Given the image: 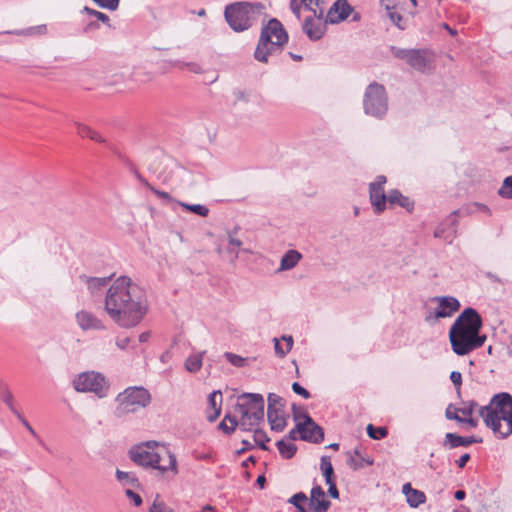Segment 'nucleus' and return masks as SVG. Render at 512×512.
<instances>
[{
  "instance_id": "1",
  "label": "nucleus",
  "mask_w": 512,
  "mask_h": 512,
  "mask_svg": "<svg viewBox=\"0 0 512 512\" xmlns=\"http://www.w3.org/2000/svg\"><path fill=\"white\" fill-rule=\"evenodd\" d=\"M105 311L118 326L135 327L147 312L145 294L130 278L119 277L107 291Z\"/></svg>"
},
{
  "instance_id": "2",
  "label": "nucleus",
  "mask_w": 512,
  "mask_h": 512,
  "mask_svg": "<svg viewBox=\"0 0 512 512\" xmlns=\"http://www.w3.org/2000/svg\"><path fill=\"white\" fill-rule=\"evenodd\" d=\"M482 326V318L474 308L464 309L449 330L452 351L464 356L482 347L487 339L486 335L480 334Z\"/></svg>"
},
{
  "instance_id": "3",
  "label": "nucleus",
  "mask_w": 512,
  "mask_h": 512,
  "mask_svg": "<svg viewBox=\"0 0 512 512\" xmlns=\"http://www.w3.org/2000/svg\"><path fill=\"white\" fill-rule=\"evenodd\" d=\"M130 459L144 468L158 470L162 475L178 473L176 456L163 444L147 441L129 450Z\"/></svg>"
},
{
  "instance_id": "4",
  "label": "nucleus",
  "mask_w": 512,
  "mask_h": 512,
  "mask_svg": "<svg viewBox=\"0 0 512 512\" xmlns=\"http://www.w3.org/2000/svg\"><path fill=\"white\" fill-rule=\"evenodd\" d=\"M479 416L500 438L512 434V396L507 392L495 394L488 405L479 408Z\"/></svg>"
},
{
  "instance_id": "5",
  "label": "nucleus",
  "mask_w": 512,
  "mask_h": 512,
  "mask_svg": "<svg viewBox=\"0 0 512 512\" xmlns=\"http://www.w3.org/2000/svg\"><path fill=\"white\" fill-rule=\"evenodd\" d=\"M353 10L348 0H336L325 17L324 8L315 9L314 14L307 16L302 23V30L310 40H319L324 36L327 24H338L346 20Z\"/></svg>"
},
{
  "instance_id": "6",
  "label": "nucleus",
  "mask_w": 512,
  "mask_h": 512,
  "mask_svg": "<svg viewBox=\"0 0 512 512\" xmlns=\"http://www.w3.org/2000/svg\"><path fill=\"white\" fill-rule=\"evenodd\" d=\"M288 41V34L282 23L272 18L262 27L260 38L254 52V57L259 62L267 63L268 56L281 50Z\"/></svg>"
},
{
  "instance_id": "7",
  "label": "nucleus",
  "mask_w": 512,
  "mask_h": 512,
  "mask_svg": "<svg viewBox=\"0 0 512 512\" xmlns=\"http://www.w3.org/2000/svg\"><path fill=\"white\" fill-rule=\"evenodd\" d=\"M264 398L259 393H243L239 396L235 406L240 414V428L252 431L264 419Z\"/></svg>"
},
{
  "instance_id": "8",
  "label": "nucleus",
  "mask_w": 512,
  "mask_h": 512,
  "mask_svg": "<svg viewBox=\"0 0 512 512\" xmlns=\"http://www.w3.org/2000/svg\"><path fill=\"white\" fill-rule=\"evenodd\" d=\"M115 401L117 402V407L114 410V415L117 418H122L141 408L147 407L151 402V395L142 386H132L119 393Z\"/></svg>"
},
{
  "instance_id": "9",
  "label": "nucleus",
  "mask_w": 512,
  "mask_h": 512,
  "mask_svg": "<svg viewBox=\"0 0 512 512\" xmlns=\"http://www.w3.org/2000/svg\"><path fill=\"white\" fill-rule=\"evenodd\" d=\"M262 5L249 2H235L225 7L224 17L235 32H243L250 28L254 14Z\"/></svg>"
},
{
  "instance_id": "10",
  "label": "nucleus",
  "mask_w": 512,
  "mask_h": 512,
  "mask_svg": "<svg viewBox=\"0 0 512 512\" xmlns=\"http://www.w3.org/2000/svg\"><path fill=\"white\" fill-rule=\"evenodd\" d=\"M73 388L77 392L94 393L99 398L107 395L109 383L99 372L85 371L78 374L72 381Z\"/></svg>"
},
{
  "instance_id": "11",
  "label": "nucleus",
  "mask_w": 512,
  "mask_h": 512,
  "mask_svg": "<svg viewBox=\"0 0 512 512\" xmlns=\"http://www.w3.org/2000/svg\"><path fill=\"white\" fill-rule=\"evenodd\" d=\"M364 111L367 115L381 118L387 110V95L383 85L378 83L370 84L364 94Z\"/></svg>"
},
{
  "instance_id": "12",
  "label": "nucleus",
  "mask_w": 512,
  "mask_h": 512,
  "mask_svg": "<svg viewBox=\"0 0 512 512\" xmlns=\"http://www.w3.org/2000/svg\"><path fill=\"white\" fill-rule=\"evenodd\" d=\"M296 405H292L294 419L298 421L301 417L304 419L303 422H298L296 425L297 432L300 433V437L302 440L320 443L324 440V431L322 427L314 422V420L307 413H303L302 415L298 414L296 411Z\"/></svg>"
},
{
  "instance_id": "13",
  "label": "nucleus",
  "mask_w": 512,
  "mask_h": 512,
  "mask_svg": "<svg viewBox=\"0 0 512 512\" xmlns=\"http://www.w3.org/2000/svg\"><path fill=\"white\" fill-rule=\"evenodd\" d=\"M267 418L271 430L281 432L286 427L285 400L275 393L268 394Z\"/></svg>"
},
{
  "instance_id": "14",
  "label": "nucleus",
  "mask_w": 512,
  "mask_h": 512,
  "mask_svg": "<svg viewBox=\"0 0 512 512\" xmlns=\"http://www.w3.org/2000/svg\"><path fill=\"white\" fill-rule=\"evenodd\" d=\"M386 177L379 175L369 185L370 201L376 214L382 213L386 208L387 196L384 192Z\"/></svg>"
},
{
  "instance_id": "15",
  "label": "nucleus",
  "mask_w": 512,
  "mask_h": 512,
  "mask_svg": "<svg viewBox=\"0 0 512 512\" xmlns=\"http://www.w3.org/2000/svg\"><path fill=\"white\" fill-rule=\"evenodd\" d=\"M433 301L438 302V307L435 309L433 315L426 316L425 320L427 322H430L432 319L437 320L439 318L450 317L460 308V302L452 296L435 297Z\"/></svg>"
},
{
  "instance_id": "16",
  "label": "nucleus",
  "mask_w": 512,
  "mask_h": 512,
  "mask_svg": "<svg viewBox=\"0 0 512 512\" xmlns=\"http://www.w3.org/2000/svg\"><path fill=\"white\" fill-rule=\"evenodd\" d=\"M461 215V210H454L442 223L434 230V237L440 238L448 243H452L457 236L458 220L457 216Z\"/></svg>"
},
{
  "instance_id": "17",
  "label": "nucleus",
  "mask_w": 512,
  "mask_h": 512,
  "mask_svg": "<svg viewBox=\"0 0 512 512\" xmlns=\"http://www.w3.org/2000/svg\"><path fill=\"white\" fill-rule=\"evenodd\" d=\"M76 320L82 330H103L105 326L93 313L81 310L76 313Z\"/></svg>"
},
{
  "instance_id": "18",
  "label": "nucleus",
  "mask_w": 512,
  "mask_h": 512,
  "mask_svg": "<svg viewBox=\"0 0 512 512\" xmlns=\"http://www.w3.org/2000/svg\"><path fill=\"white\" fill-rule=\"evenodd\" d=\"M309 505L314 512H327L329 509L331 503L325 499V493L321 486L317 485L311 489Z\"/></svg>"
},
{
  "instance_id": "19",
  "label": "nucleus",
  "mask_w": 512,
  "mask_h": 512,
  "mask_svg": "<svg viewBox=\"0 0 512 512\" xmlns=\"http://www.w3.org/2000/svg\"><path fill=\"white\" fill-rule=\"evenodd\" d=\"M407 63L415 70L424 72L430 66V59L425 50L410 49Z\"/></svg>"
},
{
  "instance_id": "20",
  "label": "nucleus",
  "mask_w": 512,
  "mask_h": 512,
  "mask_svg": "<svg viewBox=\"0 0 512 512\" xmlns=\"http://www.w3.org/2000/svg\"><path fill=\"white\" fill-rule=\"evenodd\" d=\"M482 438H478L476 436L463 437L456 433H447L445 435V440L443 445L448 446V448L453 449L456 447L464 446L467 447L473 443H481Z\"/></svg>"
},
{
  "instance_id": "21",
  "label": "nucleus",
  "mask_w": 512,
  "mask_h": 512,
  "mask_svg": "<svg viewBox=\"0 0 512 512\" xmlns=\"http://www.w3.org/2000/svg\"><path fill=\"white\" fill-rule=\"evenodd\" d=\"M402 492L406 496L407 503L413 508H416L419 505L423 504L426 500L424 492L412 488L410 483H406L403 485Z\"/></svg>"
},
{
  "instance_id": "22",
  "label": "nucleus",
  "mask_w": 512,
  "mask_h": 512,
  "mask_svg": "<svg viewBox=\"0 0 512 512\" xmlns=\"http://www.w3.org/2000/svg\"><path fill=\"white\" fill-rule=\"evenodd\" d=\"M301 258L302 255L297 250L287 251L281 258L279 271H286L294 268Z\"/></svg>"
},
{
  "instance_id": "23",
  "label": "nucleus",
  "mask_w": 512,
  "mask_h": 512,
  "mask_svg": "<svg viewBox=\"0 0 512 512\" xmlns=\"http://www.w3.org/2000/svg\"><path fill=\"white\" fill-rule=\"evenodd\" d=\"M347 464L354 471L370 466L373 464V459L363 456L358 449L354 450V454L349 457Z\"/></svg>"
},
{
  "instance_id": "24",
  "label": "nucleus",
  "mask_w": 512,
  "mask_h": 512,
  "mask_svg": "<svg viewBox=\"0 0 512 512\" xmlns=\"http://www.w3.org/2000/svg\"><path fill=\"white\" fill-rule=\"evenodd\" d=\"M387 202L394 205L397 204L408 211H411L414 207V203L410 201V199L401 194L398 190H392L387 195Z\"/></svg>"
},
{
  "instance_id": "25",
  "label": "nucleus",
  "mask_w": 512,
  "mask_h": 512,
  "mask_svg": "<svg viewBox=\"0 0 512 512\" xmlns=\"http://www.w3.org/2000/svg\"><path fill=\"white\" fill-rule=\"evenodd\" d=\"M0 399L8 406L14 415L20 417L19 411L14 406L13 394L4 383H0Z\"/></svg>"
},
{
  "instance_id": "26",
  "label": "nucleus",
  "mask_w": 512,
  "mask_h": 512,
  "mask_svg": "<svg viewBox=\"0 0 512 512\" xmlns=\"http://www.w3.org/2000/svg\"><path fill=\"white\" fill-rule=\"evenodd\" d=\"M209 405L214 410L213 414H209L207 416L208 420L210 422H213L216 420V418L220 415L221 408L218 406V401L221 403L222 401V394L220 391H214L209 394L208 397Z\"/></svg>"
},
{
  "instance_id": "27",
  "label": "nucleus",
  "mask_w": 512,
  "mask_h": 512,
  "mask_svg": "<svg viewBox=\"0 0 512 512\" xmlns=\"http://www.w3.org/2000/svg\"><path fill=\"white\" fill-rule=\"evenodd\" d=\"M237 426L240 427V421L235 416L226 414L224 419L219 423L218 427L225 434L230 435L235 431Z\"/></svg>"
},
{
  "instance_id": "28",
  "label": "nucleus",
  "mask_w": 512,
  "mask_h": 512,
  "mask_svg": "<svg viewBox=\"0 0 512 512\" xmlns=\"http://www.w3.org/2000/svg\"><path fill=\"white\" fill-rule=\"evenodd\" d=\"M236 231L228 233V244L227 252L231 255V260L235 261L239 256L238 249L242 245V241L235 237Z\"/></svg>"
},
{
  "instance_id": "29",
  "label": "nucleus",
  "mask_w": 512,
  "mask_h": 512,
  "mask_svg": "<svg viewBox=\"0 0 512 512\" xmlns=\"http://www.w3.org/2000/svg\"><path fill=\"white\" fill-rule=\"evenodd\" d=\"M276 445H277L280 455L284 459H291L297 451V447L295 444H293L291 442H286L285 440H279L276 443Z\"/></svg>"
},
{
  "instance_id": "30",
  "label": "nucleus",
  "mask_w": 512,
  "mask_h": 512,
  "mask_svg": "<svg viewBox=\"0 0 512 512\" xmlns=\"http://www.w3.org/2000/svg\"><path fill=\"white\" fill-rule=\"evenodd\" d=\"M320 470L325 478L326 483H330L333 480L334 469L329 456H322L320 461Z\"/></svg>"
},
{
  "instance_id": "31",
  "label": "nucleus",
  "mask_w": 512,
  "mask_h": 512,
  "mask_svg": "<svg viewBox=\"0 0 512 512\" xmlns=\"http://www.w3.org/2000/svg\"><path fill=\"white\" fill-rule=\"evenodd\" d=\"M282 340L286 342L285 347H282L279 340L277 338H274V349L275 353L278 357L283 358L287 355V353L290 352L293 346V338L291 336H283Z\"/></svg>"
},
{
  "instance_id": "32",
  "label": "nucleus",
  "mask_w": 512,
  "mask_h": 512,
  "mask_svg": "<svg viewBox=\"0 0 512 512\" xmlns=\"http://www.w3.org/2000/svg\"><path fill=\"white\" fill-rule=\"evenodd\" d=\"M136 177L145 187H147L158 198H160V199H162V200H164L166 202H171L172 201V196L168 192L156 189L155 187L150 185V183L142 175H140L139 173H136Z\"/></svg>"
},
{
  "instance_id": "33",
  "label": "nucleus",
  "mask_w": 512,
  "mask_h": 512,
  "mask_svg": "<svg viewBox=\"0 0 512 512\" xmlns=\"http://www.w3.org/2000/svg\"><path fill=\"white\" fill-rule=\"evenodd\" d=\"M203 354H193L189 356L185 361V367L189 372L195 373L202 367Z\"/></svg>"
},
{
  "instance_id": "34",
  "label": "nucleus",
  "mask_w": 512,
  "mask_h": 512,
  "mask_svg": "<svg viewBox=\"0 0 512 512\" xmlns=\"http://www.w3.org/2000/svg\"><path fill=\"white\" fill-rule=\"evenodd\" d=\"M460 210H461V215H469V214H473L476 212H483L487 215H491V210L488 206H486L485 204L477 203V202L470 204L467 207L462 208Z\"/></svg>"
},
{
  "instance_id": "35",
  "label": "nucleus",
  "mask_w": 512,
  "mask_h": 512,
  "mask_svg": "<svg viewBox=\"0 0 512 512\" xmlns=\"http://www.w3.org/2000/svg\"><path fill=\"white\" fill-rule=\"evenodd\" d=\"M88 289L93 293L102 287H105L110 278L107 277H85Z\"/></svg>"
},
{
  "instance_id": "36",
  "label": "nucleus",
  "mask_w": 512,
  "mask_h": 512,
  "mask_svg": "<svg viewBox=\"0 0 512 512\" xmlns=\"http://www.w3.org/2000/svg\"><path fill=\"white\" fill-rule=\"evenodd\" d=\"M481 406L474 400L463 402L462 406L457 408V411L463 415V417H470L477 410L479 412V408Z\"/></svg>"
},
{
  "instance_id": "37",
  "label": "nucleus",
  "mask_w": 512,
  "mask_h": 512,
  "mask_svg": "<svg viewBox=\"0 0 512 512\" xmlns=\"http://www.w3.org/2000/svg\"><path fill=\"white\" fill-rule=\"evenodd\" d=\"M179 205L181 207H183L184 209H186L192 213H195L201 217H206L209 214V209L206 206L201 205V204H187L184 202H179Z\"/></svg>"
},
{
  "instance_id": "38",
  "label": "nucleus",
  "mask_w": 512,
  "mask_h": 512,
  "mask_svg": "<svg viewBox=\"0 0 512 512\" xmlns=\"http://www.w3.org/2000/svg\"><path fill=\"white\" fill-rule=\"evenodd\" d=\"M386 10L387 16L395 26H397L401 30L406 29V22L401 14L393 11L390 6H386Z\"/></svg>"
},
{
  "instance_id": "39",
  "label": "nucleus",
  "mask_w": 512,
  "mask_h": 512,
  "mask_svg": "<svg viewBox=\"0 0 512 512\" xmlns=\"http://www.w3.org/2000/svg\"><path fill=\"white\" fill-rule=\"evenodd\" d=\"M82 13H86L89 16H93V17L97 18L99 21H101L103 24L110 26V18L107 14H105L103 12H100V11L92 9L88 6H85L82 9Z\"/></svg>"
},
{
  "instance_id": "40",
  "label": "nucleus",
  "mask_w": 512,
  "mask_h": 512,
  "mask_svg": "<svg viewBox=\"0 0 512 512\" xmlns=\"http://www.w3.org/2000/svg\"><path fill=\"white\" fill-rule=\"evenodd\" d=\"M387 429L385 427H374L372 424L367 426V434L374 440H380L387 435Z\"/></svg>"
},
{
  "instance_id": "41",
  "label": "nucleus",
  "mask_w": 512,
  "mask_h": 512,
  "mask_svg": "<svg viewBox=\"0 0 512 512\" xmlns=\"http://www.w3.org/2000/svg\"><path fill=\"white\" fill-rule=\"evenodd\" d=\"M252 431H254V435H253V438H254V441L255 443L263 450H268V447L266 445V443L270 440L266 434L265 431L263 430H260V429H253Z\"/></svg>"
},
{
  "instance_id": "42",
  "label": "nucleus",
  "mask_w": 512,
  "mask_h": 512,
  "mask_svg": "<svg viewBox=\"0 0 512 512\" xmlns=\"http://www.w3.org/2000/svg\"><path fill=\"white\" fill-rule=\"evenodd\" d=\"M172 65L174 67H178L180 69L186 68L195 74H199V73L203 72L202 67L198 63H195V62L185 63V62H181V61H173Z\"/></svg>"
},
{
  "instance_id": "43",
  "label": "nucleus",
  "mask_w": 512,
  "mask_h": 512,
  "mask_svg": "<svg viewBox=\"0 0 512 512\" xmlns=\"http://www.w3.org/2000/svg\"><path fill=\"white\" fill-rule=\"evenodd\" d=\"M499 195L503 198L512 199V176L505 178L502 187L499 189Z\"/></svg>"
},
{
  "instance_id": "44",
  "label": "nucleus",
  "mask_w": 512,
  "mask_h": 512,
  "mask_svg": "<svg viewBox=\"0 0 512 512\" xmlns=\"http://www.w3.org/2000/svg\"><path fill=\"white\" fill-rule=\"evenodd\" d=\"M149 512H172V509L157 496L151 505Z\"/></svg>"
},
{
  "instance_id": "45",
  "label": "nucleus",
  "mask_w": 512,
  "mask_h": 512,
  "mask_svg": "<svg viewBox=\"0 0 512 512\" xmlns=\"http://www.w3.org/2000/svg\"><path fill=\"white\" fill-rule=\"evenodd\" d=\"M100 8L115 11L118 9L120 0H92Z\"/></svg>"
},
{
  "instance_id": "46",
  "label": "nucleus",
  "mask_w": 512,
  "mask_h": 512,
  "mask_svg": "<svg viewBox=\"0 0 512 512\" xmlns=\"http://www.w3.org/2000/svg\"><path fill=\"white\" fill-rule=\"evenodd\" d=\"M304 10L310 11L314 14L315 9L323 8V0H301Z\"/></svg>"
},
{
  "instance_id": "47",
  "label": "nucleus",
  "mask_w": 512,
  "mask_h": 512,
  "mask_svg": "<svg viewBox=\"0 0 512 512\" xmlns=\"http://www.w3.org/2000/svg\"><path fill=\"white\" fill-rule=\"evenodd\" d=\"M224 356L232 365L236 367H242L244 365L245 359L237 354L226 352Z\"/></svg>"
},
{
  "instance_id": "48",
  "label": "nucleus",
  "mask_w": 512,
  "mask_h": 512,
  "mask_svg": "<svg viewBox=\"0 0 512 512\" xmlns=\"http://www.w3.org/2000/svg\"><path fill=\"white\" fill-rule=\"evenodd\" d=\"M290 9L292 13L295 15L298 21L301 20V11L304 9V6L301 2V0H291L290 1Z\"/></svg>"
},
{
  "instance_id": "49",
  "label": "nucleus",
  "mask_w": 512,
  "mask_h": 512,
  "mask_svg": "<svg viewBox=\"0 0 512 512\" xmlns=\"http://www.w3.org/2000/svg\"><path fill=\"white\" fill-rule=\"evenodd\" d=\"M390 50L396 58L405 60L407 62L408 57L410 55V49H402L395 46H391Z\"/></svg>"
},
{
  "instance_id": "50",
  "label": "nucleus",
  "mask_w": 512,
  "mask_h": 512,
  "mask_svg": "<svg viewBox=\"0 0 512 512\" xmlns=\"http://www.w3.org/2000/svg\"><path fill=\"white\" fill-rule=\"evenodd\" d=\"M116 477L119 481H126L134 485L137 482V479L129 472H124L119 469L116 471Z\"/></svg>"
},
{
  "instance_id": "51",
  "label": "nucleus",
  "mask_w": 512,
  "mask_h": 512,
  "mask_svg": "<svg viewBox=\"0 0 512 512\" xmlns=\"http://www.w3.org/2000/svg\"><path fill=\"white\" fill-rule=\"evenodd\" d=\"M307 501V496L305 493L303 492H299V493H296L294 494L290 499H289V503H291L292 505H294L295 507H297V505H301L303 504L304 502Z\"/></svg>"
},
{
  "instance_id": "52",
  "label": "nucleus",
  "mask_w": 512,
  "mask_h": 512,
  "mask_svg": "<svg viewBox=\"0 0 512 512\" xmlns=\"http://www.w3.org/2000/svg\"><path fill=\"white\" fill-rule=\"evenodd\" d=\"M292 390L296 394L301 395L305 399H309L311 396L309 391L307 389H305L304 387H302L298 382H294L292 384Z\"/></svg>"
},
{
  "instance_id": "53",
  "label": "nucleus",
  "mask_w": 512,
  "mask_h": 512,
  "mask_svg": "<svg viewBox=\"0 0 512 512\" xmlns=\"http://www.w3.org/2000/svg\"><path fill=\"white\" fill-rule=\"evenodd\" d=\"M75 125L77 127V133L79 136L85 138L89 136V134H91V127L83 124V123H80V122H75Z\"/></svg>"
},
{
  "instance_id": "54",
  "label": "nucleus",
  "mask_w": 512,
  "mask_h": 512,
  "mask_svg": "<svg viewBox=\"0 0 512 512\" xmlns=\"http://www.w3.org/2000/svg\"><path fill=\"white\" fill-rule=\"evenodd\" d=\"M451 408H452L451 405H449L447 407L446 412H445L446 418L448 420H455L458 423L462 422V417L459 415V412L457 411V408L455 409V411H452Z\"/></svg>"
},
{
  "instance_id": "55",
  "label": "nucleus",
  "mask_w": 512,
  "mask_h": 512,
  "mask_svg": "<svg viewBox=\"0 0 512 512\" xmlns=\"http://www.w3.org/2000/svg\"><path fill=\"white\" fill-rule=\"evenodd\" d=\"M126 496L133 501L135 506H140L142 504V498L139 494L135 493L131 489H127L125 491Z\"/></svg>"
},
{
  "instance_id": "56",
  "label": "nucleus",
  "mask_w": 512,
  "mask_h": 512,
  "mask_svg": "<svg viewBox=\"0 0 512 512\" xmlns=\"http://www.w3.org/2000/svg\"><path fill=\"white\" fill-rule=\"evenodd\" d=\"M450 380L459 391L462 384V375L459 371H452L450 374Z\"/></svg>"
},
{
  "instance_id": "57",
  "label": "nucleus",
  "mask_w": 512,
  "mask_h": 512,
  "mask_svg": "<svg viewBox=\"0 0 512 512\" xmlns=\"http://www.w3.org/2000/svg\"><path fill=\"white\" fill-rule=\"evenodd\" d=\"M47 32V27L46 25L42 24V25H38V26H35V27H30L26 30L25 34L26 35H34V34H45Z\"/></svg>"
},
{
  "instance_id": "58",
  "label": "nucleus",
  "mask_w": 512,
  "mask_h": 512,
  "mask_svg": "<svg viewBox=\"0 0 512 512\" xmlns=\"http://www.w3.org/2000/svg\"><path fill=\"white\" fill-rule=\"evenodd\" d=\"M328 485V494L334 498V499H338L339 498V491L336 487V484L334 481H330V483H326Z\"/></svg>"
},
{
  "instance_id": "59",
  "label": "nucleus",
  "mask_w": 512,
  "mask_h": 512,
  "mask_svg": "<svg viewBox=\"0 0 512 512\" xmlns=\"http://www.w3.org/2000/svg\"><path fill=\"white\" fill-rule=\"evenodd\" d=\"M143 78L141 77V73L140 72H135V78L137 81H140V82H148V81H151L154 76L151 72H143Z\"/></svg>"
},
{
  "instance_id": "60",
  "label": "nucleus",
  "mask_w": 512,
  "mask_h": 512,
  "mask_svg": "<svg viewBox=\"0 0 512 512\" xmlns=\"http://www.w3.org/2000/svg\"><path fill=\"white\" fill-rule=\"evenodd\" d=\"M465 423L471 428H476L478 426V419L474 418L473 416L470 417H462V422Z\"/></svg>"
},
{
  "instance_id": "61",
  "label": "nucleus",
  "mask_w": 512,
  "mask_h": 512,
  "mask_svg": "<svg viewBox=\"0 0 512 512\" xmlns=\"http://www.w3.org/2000/svg\"><path fill=\"white\" fill-rule=\"evenodd\" d=\"M129 342H130V338L129 337L117 338L116 339V345L121 350L126 349V347L128 346Z\"/></svg>"
},
{
  "instance_id": "62",
  "label": "nucleus",
  "mask_w": 512,
  "mask_h": 512,
  "mask_svg": "<svg viewBox=\"0 0 512 512\" xmlns=\"http://www.w3.org/2000/svg\"><path fill=\"white\" fill-rule=\"evenodd\" d=\"M470 460V454L465 453L458 460H456V464L459 468H464L466 463Z\"/></svg>"
},
{
  "instance_id": "63",
  "label": "nucleus",
  "mask_w": 512,
  "mask_h": 512,
  "mask_svg": "<svg viewBox=\"0 0 512 512\" xmlns=\"http://www.w3.org/2000/svg\"><path fill=\"white\" fill-rule=\"evenodd\" d=\"M88 138L95 142L104 143L105 139L95 130L91 129V134H89Z\"/></svg>"
},
{
  "instance_id": "64",
  "label": "nucleus",
  "mask_w": 512,
  "mask_h": 512,
  "mask_svg": "<svg viewBox=\"0 0 512 512\" xmlns=\"http://www.w3.org/2000/svg\"><path fill=\"white\" fill-rule=\"evenodd\" d=\"M18 419L21 421V423L24 425V427L34 436V437H37V433L35 432V430L32 428V426L29 424V422L22 417V415L20 414V417H18Z\"/></svg>"
}]
</instances>
